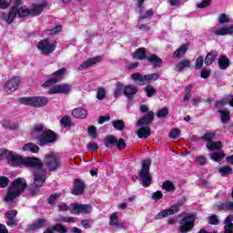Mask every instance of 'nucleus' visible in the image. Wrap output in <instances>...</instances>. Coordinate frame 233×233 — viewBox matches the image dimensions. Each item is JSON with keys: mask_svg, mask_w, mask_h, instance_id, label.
<instances>
[{"mask_svg": "<svg viewBox=\"0 0 233 233\" xmlns=\"http://www.w3.org/2000/svg\"><path fill=\"white\" fill-rule=\"evenodd\" d=\"M31 134L38 141L40 147H45L49 145V143H56L57 141V135L41 124L35 125Z\"/></svg>", "mask_w": 233, "mask_h": 233, "instance_id": "nucleus-1", "label": "nucleus"}, {"mask_svg": "<svg viewBox=\"0 0 233 233\" xmlns=\"http://www.w3.org/2000/svg\"><path fill=\"white\" fill-rule=\"evenodd\" d=\"M26 180L23 177L15 178L8 187L5 201L7 205L12 206L15 199H17L25 190H26Z\"/></svg>", "mask_w": 233, "mask_h": 233, "instance_id": "nucleus-2", "label": "nucleus"}, {"mask_svg": "<svg viewBox=\"0 0 233 233\" xmlns=\"http://www.w3.org/2000/svg\"><path fill=\"white\" fill-rule=\"evenodd\" d=\"M152 161L149 158L142 161L141 169L138 173V177L145 188H148L152 185V175L150 174V167Z\"/></svg>", "mask_w": 233, "mask_h": 233, "instance_id": "nucleus-3", "label": "nucleus"}, {"mask_svg": "<svg viewBox=\"0 0 233 233\" xmlns=\"http://www.w3.org/2000/svg\"><path fill=\"white\" fill-rule=\"evenodd\" d=\"M43 165L46 167L49 172H56L61 168L63 161L61 160V157H59V155L52 152L46 154Z\"/></svg>", "mask_w": 233, "mask_h": 233, "instance_id": "nucleus-4", "label": "nucleus"}, {"mask_svg": "<svg viewBox=\"0 0 233 233\" xmlns=\"http://www.w3.org/2000/svg\"><path fill=\"white\" fill-rule=\"evenodd\" d=\"M46 6V2L42 3V4H33V7L32 8H27L26 6H21L19 8H17V15L18 17L22 18V17H28V15H32V17H35L37 15H39L41 14V12H43V10H45V7Z\"/></svg>", "mask_w": 233, "mask_h": 233, "instance_id": "nucleus-5", "label": "nucleus"}, {"mask_svg": "<svg viewBox=\"0 0 233 233\" xmlns=\"http://www.w3.org/2000/svg\"><path fill=\"white\" fill-rule=\"evenodd\" d=\"M46 181V170H42L41 172L34 174V182L29 186V194L31 196H35V194H39L40 187L45 185Z\"/></svg>", "mask_w": 233, "mask_h": 233, "instance_id": "nucleus-6", "label": "nucleus"}, {"mask_svg": "<svg viewBox=\"0 0 233 233\" xmlns=\"http://www.w3.org/2000/svg\"><path fill=\"white\" fill-rule=\"evenodd\" d=\"M22 105H28L35 108H41L48 105V97L46 96H25L20 98Z\"/></svg>", "mask_w": 233, "mask_h": 233, "instance_id": "nucleus-7", "label": "nucleus"}, {"mask_svg": "<svg viewBox=\"0 0 233 233\" xmlns=\"http://www.w3.org/2000/svg\"><path fill=\"white\" fill-rule=\"evenodd\" d=\"M196 223V216L188 215L186 216L183 219L180 220V226L178 228V232L187 233L194 228Z\"/></svg>", "mask_w": 233, "mask_h": 233, "instance_id": "nucleus-8", "label": "nucleus"}, {"mask_svg": "<svg viewBox=\"0 0 233 233\" xmlns=\"http://www.w3.org/2000/svg\"><path fill=\"white\" fill-rule=\"evenodd\" d=\"M104 145L106 147V148H114V147H116L118 149L127 148V143L125 142V139L117 138L114 136H107L104 139Z\"/></svg>", "mask_w": 233, "mask_h": 233, "instance_id": "nucleus-9", "label": "nucleus"}, {"mask_svg": "<svg viewBox=\"0 0 233 233\" xmlns=\"http://www.w3.org/2000/svg\"><path fill=\"white\" fill-rule=\"evenodd\" d=\"M56 46V43L50 42L48 39H44L37 45V48L41 52L42 56H50V54H54Z\"/></svg>", "mask_w": 233, "mask_h": 233, "instance_id": "nucleus-10", "label": "nucleus"}, {"mask_svg": "<svg viewBox=\"0 0 233 233\" xmlns=\"http://www.w3.org/2000/svg\"><path fill=\"white\" fill-rule=\"evenodd\" d=\"M19 85H21V78L19 76H14L4 86V92L7 96H10V94L15 92V90L19 88Z\"/></svg>", "mask_w": 233, "mask_h": 233, "instance_id": "nucleus-11", "label": "nucleus"}, {"mask_svg": "<svg viewBox=\"0 0 233 233\" xmlns=\"http://www.w3.org/2000/svg\"><path fill=\"white\" fill-rule=\"evenodd\" d=\"M6 157L7 163L11 167H21V165H25V157L17 155L15 152L9 151Z\"/></svg>", "mask_w": 233, "mask_h": 233, "instance_id": "nucleus-12", "label": "nucleus"}, {"mask_svg": "<svg viewBox=\"0 0 233 233\" xmlns=\"http://www.w3.org/2000/svg\"><path fill=\"white\" fill-rule=\"evenodd\" d=\"M183 204L180 202L174 204L173 206H171L170 208L165 209V210L159 212L158 214H157L156 219H163V218H168V216H174V214H177V212H179V208Z\"/></svg>", "mask_w": 233, "mask_h": 233, "instance_id": "nucleus-13", "label": "nucleus"}, {"mask_svg": "<svg viewBox=\"0 0 233 233\" xmlns=\"http://www.w3.org/2000/svg\"><path fill=\"white\" fill-rule=\"evenodd\" d=\"M71 208L73 214H90L93 208L89 204L72 203Z\"/></svg>", "mask_w": 233, "mask_h": 233, "instance_id": "nucleus-14", "label": "nucleus"}, {"mask_svg": "<svg viewBox=\"0 0 233 233\" xmlns=\"http://www.w3.org/2000/svg\"><path fill=\"white\" fill-rule=\"evenodd\" d=\"M66 72V68L62 67L61 69L56 71L55 73H53L52 77L47 80L43 86L46 87V86H52V85H56V83H59V81H61V79H63V76H65Z\"/></svg>", "mask_w": 233, "mask_h": 233, "instance_id": "nucleus-15", "label": "nucleus"}, {"mask_svg": "<svg viewBox=\"0 0 233 233\" xmlns=\"http://www.w3.org/2000/svg\"><path fill=\"white\" fill-rule=\"evenodd\" d=\"M24 166L31 168H35V170H41L43 168V162L38 157H25Z\"/></svg>", "mask_w": 233, "mask_h": 233, "instance_id": "nucleus-16", "label": "nucleus"}, {"mask_svg": "<svg viewBox=\"0 0 233 233\" xmlns=\"http://www.w3.org/2000/svg\"><path fill=\"white\" fill-rule=\"evenodd\" d=\"M17 17V6H12L9 13H4L1 15V18L7 23V25H12L14 19Z\"/></svg>", "mask_w": 233, "mask_h": 233, "instance_id": "nucleus-17", "label": "nucleus"}, {"mask_svg": "<svg viewBox=\"0 0 233 233\" xmlns=\"http://www.w3.org/2000/svg\"><path fill=\"white\" fill-rule=\"evenodd\" d=\"M17 216V210L13 209L5 213V218H7L6 225L8 227H17L19 220L15 218Z\"/></svg>", "mask_w": 233, "mask_h": 233, "instance_id": "nucleus-18", "label": "nucleus"}, {"mask_svg": "<svg viewBox=\"0 0 233 233\" xmlns=\"http://www.w3.org/2000/svg\"><path fill=\"white\" fill-rule=\"evenodd\" d=\"M154 121V112L148 111L147 115L137 120V127H148Z\"/></svg>", "mask_w": 233, "mask_h": 233, "instance_id": "nucleus-19", "label": "nucleus"}, {"mask_svg": "<svg viewBox=\"0 0 233 233\" xmlns=\"http://www.w3.org/2000/svg\"><path fill=\"white\" fill-rule=\"evenodd\" d=\"M138 92V88H137V86H135V85H127V86H125L124 87V96H126V97H127V99H134V96L136 94H137Z\"/></svg>", "mask_w": 233, "mask_h": 233, "instance_id": "nucleus-20", "label": "nucleus"}, {"mask_svg": "<svg viewBox=\"0 0 233 233\" xmlns=\"http://www.w3.org/2000/svg\"><path fill=\"white\" fill-rule=\"evenodd\" d=\"M85 192V182L81 181L80 179H75V184L71 194L73 196H79Z\"/></svg>", "mask_w": 233, "mask_h": 233, "instance_id": "nucleus-21", "label": "nucleus"}, {"mask_svg": "<svg viewBox=\"0 0 233 233\" xmlns=\"http://www.w3.org/2000/svg\"><path fill=\"white\" fill-rule=\"evenodd\" d=\"M99 62H101V56L89 58L78 66V70H86V68H90V66H94V65H97Z\"/></svg>", "mask_w": 233, "mask_h": 233, "instance_id": "nucleus-22", "label": "nucleus"}, {"mask_svg": "<svg viewBox=\"0 0 233 233\" xmlns=\"http://www.w3.org/2000/svg\"><path fill=\"white\" fill-rule=\"evenodd\" d=\"M147 61L153 65V68H161L163 66V59H161L157 55L152 54L146 57Z\"/></svg>", "mask_w": 233, "mask_h": 233, "instance_id": "nucleus-23", "label": "nucleus"}, {"mask_svg": "<svg viewBox=\"0 0 233 233\" xmlns=\"http://www.w3.org/2000/svg\"><path fill=\"white\" fill-rule=\"evenodd\" d=\"M131 79L139 86H145V85H147V75L143 76L140 73H134L131 75Z\"/></svg>", "mask_w": 233, "mask_h": 233, "instance_id": "nucleus-24", "label": "nucleus"}, {"mask_svg": "<svg viewBox=\"0 0 233 233\" xmlns=\"http://www.w3.org/2000/svg\"><path fill=\"white\" fill-rule=\"evenodd\" d=\"M215 35H233V25L229 26H222L214 31Z\"/></svg>", "mask_w": 233, "mask_h": 233, "instance_id": "nucleus-25", "label": "nucleus"}, {"mask_svg": "<svg viewBox=\"0 0 233 233\" xmlns=\"http://www.w3.org/2000/svg\"><path fill=\"white\" fill-rule=\"evenodd\" d=\"M72 116L76 119H86V116H88V111L83 107H76L72 111Z\"/></svg>", "mask_w": 233, "mask_h": 233, "instance_id": "nucleus-26", "label": "nucleus"}, {"mask_svg": "<svg viewBox=\"0 0 233 233\" xmlns=\"http://www.w3.org/2000/svg\"><path fill=\"white\" fill-rule=\"evenodd\" d=\"M150 134H152V129L150 128V127L142 126L137 132V136H138L140 139H147L150 136Z\"/></svg>", "mask_w": 233, "mask_h": 233, "instance_id": "nucleus-27", "label": "nucleus"}, {"mask_svg": "<svg viewBox=\"0 0 233 233\" xmlns=\"http://www.w3.org/2000/svg\"><path fill=\"white\" fill-rule=\"evenodd\" d=\"M233 214L228 215L224 220V233H233Z\"/></svg>", "mask_w": 233, "mask_h": 233, "instance_id": "nucleus-28", "label": "nucleus"}, {"mask_svg": "<svg viewBox=\"0 0 233 233\" xmlns=\"http://www.w3.org/2000/svg\"><path fill=\"white\" fill-rule=\"evenodd\" d=\"M218 67L220 70H227L230 66V59L227 56H220L218 58Z\"/></svg>", "mask_w": 233, "mask_h": 233, "instance_id": "nucleus-29", "label": "nucleus"}, {"mask_svg": "<svg viewBox=\"0 0 233 233\" xmlns=\"http://www.w3.org/2000/svg\"><path fill=\"white\" fill-rule=\"evenodd\" d=\"M218 59V52L216 51H210L209 53L207 54L204 63L207 65V66H210L214 61Z\"/></svg>", "mask_w": 233, "mask_h": 233, "instance_id": "nucleus-30", "label": "nucleus"}, {"mask_svg": "<svg viewBox=\"0 0 233 233\" xmlns=\"http://www.w3.org/2000/svg\"><path fill=\"white\" fill-rule=\"evenodd\" d=\"M185 68H190V62L189 60L184 59L178 62L175 66V72H183Z\"/></svg>", "mask_w": 233, "mask_h": 233, "instance_id": "nucleus-31", "label": "nucleus"}, {"mask_svg": "<svg viewBox=\"0 0 233 233\" xmlns=\"http://www.w3.org/2000/svg\"><path fill=\"white\" fill-rule=\"evenodd\" d=\"M22 150L24 152H32L33 154H37V152H39V147L34 143H27L24 145Z\"/></svg>", "mask_w": 233, "mask_h": 233, "instance_id": "nucleus-32", "label": "nucleus"}, {"mask_svg": "<svg viewBox=\"0 0 233 233\" xmlns=\"http://www.w3.org/2000/svg\"><path fill=\"white\" fill-rule=\"evenodd\" d=\"M187 50H188V46L187 45H183L173 53V57L179 59L180 57H183V56L187 54Z\"/></svg>", "mask_w": 233, "mask_h": 233, "instance_id": "nucleus-33", "label": "nucleus"}, {"mask_svg": "<svg viewBox=\"0 0 233 233\" xmlns=\"http://www.w3.org/2000/svg\"><path fill=\"white\" fill-rule=\"evenodd\" d=\"M206 147L210 152H214L216 150H221L223 148V143L221 141L207 143Z\"/></svg>", "mask_w": 233, "mask_h": 233, "instance_id": "nucleus-34", "label": "nucleus"}, {"mask_svg": "<svg viewBox=\"0 0 233 233\" xmlns=\"http://www.w3.org/2000/svg\"><path fill=\"white\" fill-rule=\"evenodd\" d=\"M45 223H46V218H39L36 220V223H34L29 226V230L34 232V230H38V228H43V227H45Z\"/></svg>", "mask_w": 233, "mask_h": 233, "instance_id": "nucleus-35", "label": "nucleus"}, {"mask_svg": "<svg viewBox=\"0 0 233 233\" xmlns=\"http://www.w3.org/2000/svg\"><path fill=\"white\" fill-rule=\"evenodd\" d=\"M216 137V133L214 132H208L204 134L202 137H198V141H204L206 143H211L212 140Z\"/></svg>", "mask_w": 233, "mask_h": 233, "instance_id": "nucleus-36", "label": "nucleus"}, {"mask_svg": "<svg viewBox=\"0 0 233 233\" xmlns=\"http://www.w3.org/2000/svg\"><path fill=\"white\" fill-rule=\"evenodd\" d=\"M218 210L231 211L233 210V201H226L217 206Z\"/></svg>", "mask_w": 233, "mask_h": 233, "instance_id": "nucleus-37", "label": "nucleus"}, {"mask_svg": "<svg viewBox=\"0 0 233 233\" xmlns=\"http://www.w3.org/2000/svg\"><path fill=\"white\" fill-rule=\"evenodd\" d=\"M210 159L212 161H215V163H219L223 161L225 158V153L224 152H214L209 155Z\"/></svg>", "mask_w": 233, "mask_h": 233, "instance_id": "nucleus-38", "label": "nucleus"}, {"mask_svg": "<svg viewBox=\"0 0 233 233\" xmlns=\"http://www.w3.org/2000/svg\"><path fill=\"white\" fill-rule=\"evenodd\" d=\"M135 59H139V61H143V59H147V52L145 51V47H140L136 50Z\"/></svg>", "mask_w": 233, "mask_h": 233, "instance_id": "nucleus-39", "label": "nucleus"}, {"mask_svg": "<svg viewBox=\"0 0 233 233\" xmlns=\"http://www.w3.org/2000/svg\"><path fill=\"white\" fill-rule=\"evenodd\" d=\"M123 92H125V85H123V83H121V82L116 83L115 93H114V97L117 98V97L121 96Z\"/></svg>", "mask_w": 233, "mask_h": 233, "instance_id": "nucleus-40", "label": "nucleus"}, {"mask_svg": "<svg viewBox=\"0 0 233 233\" xmlns=\"http://www.w3.org/2000/svg\"><path fill=\"white\" fill-rule=\"evenodd\" d=\"M218 114H220L222 123H228L230 121V111L228 109L218 110Z\"/></svg>", "mask_w": 233, "mask_h": 233, "instance_id": "nucleus-41", "label": "nucleus"}, {"mask_svg": "<svg viewBox=\"0 0 233 233\" xmlns=\"http://www.w3.org/2000/svg\"><path fill=\"white\" fill-rule=\"evenodd\" d=\"M0 123L4 128H10L11 130H17L19 128L17 124H12L10 120H2Z\"/></svg>", "mask_w": 233, "mask_h": 233, "instance_id": "nucleus-42", "label": "nucleus"}, {"mask_svg": "<svg viewBox=\"0 0 233 233\" xmlns=\"http://www.w3.org/2000/svg\"><path fill=\"white\" fill-rule=\"evenodd\" d=\"M109 225L111 227H116L119 228V218H117V213H113L109 218Z\"/></svg>", "mask_w": 233, "mask_h": 233, "instance_id": "nucleus-43", "label": "nucleus"}, {"mask_svg": "<svg viewBox=\"0 0 233 233\" xmlns=\"http://www.w3.org/2000/svg\"><path fill=\"white\" fill-rule=\"evenodd\" d=\"M230 95L226 96L224 98L217 101L216 107L217 108H223L226 105H228V101H230Z\"/></svg>", "mask_w": 233, "mask_h": 233, "instance_id": "nucleus-44", "label": "nucleus"}, {"mask_svg": "<svg viewBox=\"0 0 233 233\" xmlns=\"http://www.w3.org/2000/svg\"><path fill=\"white\" fill-rule=\"evenodd\" d=\"M56 221L58 223H76V218L60 216L56 218Z\"/></svg>", "mask_w": 233, "mask_h": 233, "instance_id": "nucleus-45", "label": "nucleus"}, {"mask_svg": "<svg viewBox=\"0 0 233 233\" xmlns=\"http://www.w3.org/2000/svg\"><path fill=\"white\" fill-rule=\"evenodd\" d=\"M112 125L116 130L122 132L125 130V122L123 120H114L112 121Z\"/></svg>", "mask_w": 233, "mask_h": 233, "instance_id": "nucleus-46", "label": "nucleus"}, {"mask_svg": "<svg viewBox=\"0 0 233 233\" xmlns=\"http://www.w3.org/2000/svg\"><path fill=\"white\" fill-rule=\"evenodd\" d=\"M192 88H194V85L192 84L187 85V86L185 88L186 95L183 97V101H190Z\"/></svg>", "mask_w": 233, "mask_h": 233, "instance_id": "nucleus-47", "label": "nucleus"}, {"mask_svg": "<svg viewBox=\"0 0 233 233\" xmlns=\"http://www.w3.org/2000/svg\"><path fill=\"white\" fill-rule=\"evenodd\" d=\"M161 77V75L157 73L150 74V75H146V79L147 85H150V83H154V81H157Z\"/></svg>", "mask_w": 233, "mask_h": 233, "instance_id": "nucleus-48", "label": "nucleus"}, {"mask_svg": "<svg viewBox=\"0 0 233 233\" xmlns=\"http://www.w3.org/2000/svg\"><path fill=\"white\" fill-rule=\"evenodd\" d=\"M219 173L222 177L230 176V174H233V170L230 166H225L219 168Z\"/></svg>", "mask_w": 233, "mask_h": 233, "instance_id": "nucleus-49", "label": "nucleus"}, {"mask_svg": "<svg viewBox=\"0 0 233 233\" xmlns=\"http://www.w3.org/2000/svg\"><path fill=\"white\" fill-rule=\"evenodd\" d=\"M162 188H164V190H167V192H172V190H176V187H174V183H172L169 180L163 182Z\"/></svg>", "mask_w": 233, "mask_h": 233, "instance_id": "nucleus-50", "label": "nucleus"}, {"mask_svg": "<svg viewBox=\"0 0 233 233\" xmlns=\"http://www.w3.org/2000/svg\"><path fill=\"white\" fill-rule=\"evenodd\" d=\"M60 123H61L62 127H65V128H68L72 125V118H70V116H65L60 120Z\"/></svg>", "mask_w": 233, "mask_h": 233, "instance_id": "nucleus-51", "label": "nucleus"}, {"mask_svg": "<svg viewBox=\"0 0 233 233\" xmlns=\"http://www.w3.org/2000/svg\"><path fill=\"white\" fill-rule=\"evenodd\" d=\"M145 92L147 94V97H153L157 90L152 86V85H147L145 88Z\"/></svg>", "mask_w": 233, "mask_h": 233, "instance_id": "nucleus-52", "label": "nucleus"}, {"mask_svg": "<svg viewBox=\"0 0 233 233\" xmlns=\"http://www.w3.org/2000/svg\"><path fill=\"white\" fill-rule=\"evenodd\" d=\"M53 230H55V232H59V233H67L68 232V229L61 224L54 225Z\"/></svg>", "mask_w": 233, "mask_h": 233, "instance_id": "nucleus-53", "label": "nucleus"}, {"mask_svg": "<svg viewBox=\"0 0 233 233\" xmlns=\"http://www.w3.org/2000/svg\"><path fill=\"white\" fill-rule=\"evenodd\" d=\"M58 88L60 94H68V92H70V89L72 88V86L68 84L58 85Z\"/></svg>", "mask_w": 233, "mask_h": 233, "instance_id": "nucleus-54", "label": "nucleus"}, {"mask_svg": "<svg viewBox=\"0 0 233 233\" xmlns=\"http://www.w3.org/2000/svg\"><path fill=\"white\" fill-rule=\"evenodd\" d=\"M59 198H61V194L55 193L48 198L47 203H49V205H56V201H57Z\"/></svg>", "mask_w": 233, "mask_h": 233, "instance_id": "nucleus-55", "label": "nucleus"}, {"mask_svg": "<svg viewBox=\"0 0 233 233\" xmlns=\"http://www.w3.org/2000/svg\"><path fill=\"white\" fill-rule=\"evenodd\" d=\"M219 25H225L226 23H230V17L227 15V14L223 13L218 16Z\"/></svg>", "mask_w": 233, "mask_h": 233, "instance_id": "nucleus-56", "label": "nucleus"}, {"mask_svg": "<svg viewBox=\"0 0 233 233\" xmlns=\"http://www.w3.org/2000/svg\"><path fill=\"white\" fill-rule=\"evenodd\" d=\"M105 96H106V91H105V88L99 87L96 93V99H98V101H103Z\"/></svg>", "mask_w": 233, "mask_h": 233, "instance_id": "nucleus-57", "label": "nucleus"}, {"mask_svg": "<svg viewBox=\"0 0 233 233\" xmlns=\"http://www.w3.org/2000/svg\"><path fill=\"white\" fill-rule=\"evenodd\" d=\"M167 116H168V108H167V107H164V108L158 110L157 113V116L159 119H163V117H167Z\"/></svg>", "mask_w": 233, "mask_h": 233, "instance_id": "nucleus-58", "label": "nucleus"}, {"mask_svg": "<svg viewBox=\"0 0 233 233\" xmlns=\"http://www.w3.org/2000/svg\"><path fill=\"white\" fill-rule=\"evenodd\" d=\"M205 61V58L203 56H198L195 63V68L197 70H201L203 68V62Z\"/></svg>", "mask_w": 233, "mask_h": 233, "instance_id": "nucleus-59", "label": "nucleus"}, {"mask_svg": "<svg viewBox=\"0 0 233 233\" xmlns=\"http://www.w3.org/2000/svg\"><path fill=\"white\" fill-rule=\"evenodd\" d=\"M10 183V179L6 177H0V188H6Z\"/></svg>", "mask_w": 233, "mask_h": 233, "instance_id": "nucleus-60", "label": "nucleus"}, {"mask_svg": "<svg viewBox=\"0 0 233 233\" xmlns=\"http://www.w3.org/2000/svg\"><path fill=\"white\" fill-rule=\"evenodd\" d=\"M181 134V131L177 128H174L169 132V137L171 139H177L179 137V135Z\"/></svg>", "mask_w": 233, "mask_h": 233, "instance_id": "nucleus-61", "label": "nucleus"}, {"mask_svg": "<svg viewBox=\"0 0 233 233\" xmlns=\"http://www.w3.org/2000/svg\"><path fill=\"white\" fill-rule=\"evenodd\" d=\"M11 3H12V0H0V9L6 10V8L10 7Z\"/></svg>", "mask_w": 233, "mask_h": 233, "instance_id": "nucleus-62", "label": "nucleus"}, {"mask_svg": "<svg viewBox=\"0 0 233 233\" xmlns=\"http://www.w3.org/2000/svg\"><path fill=\"white\" fill-rule=\"evenodd\" d=\"M209 225H219V218L216 215H212L208 217Z\"/></svg>", "mask_w": 233, "mask_h": 233, "instance_id": "nucleus-63", "label": "nucleus"}, {"mask_svg": "<svg viewBox=\"0 0 233 233\" xmlns=\"http://www.w3.org/2000/svg\"><path fill=\"white\" fill-rule=\"evenodd\" d=\"M196 161L198 165H200V167H205V164L207 163V157L204 156H199L196 157Z\"/></svg>", "mask_w": 233, "mask_h": 233, "instance_id": "nucleus-64", "label": "nucleus"}]
</instances>
